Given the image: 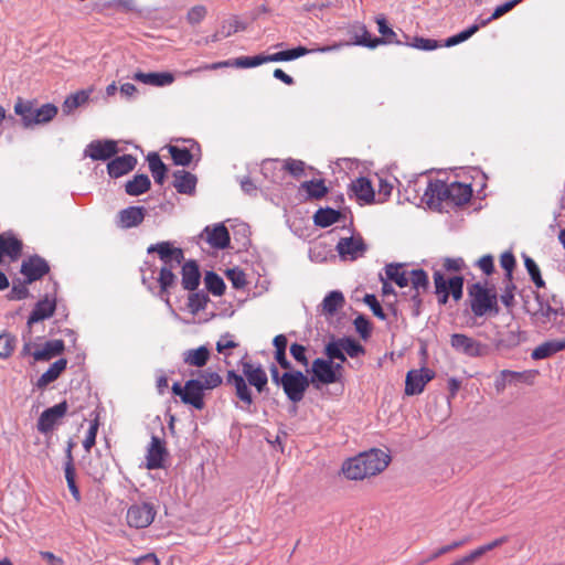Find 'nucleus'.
I'll use <instances>...</instances> for the list:
<instances>
[{"label":"nucleus","instance_id":"40","mask_svg":"<svg viewBox=\"0 0 565 565\" xmlns=\"http://www.w3.org/2000/svg\"><path fill=\"white\" fill-rule=\"evenodd\" d=\"M341 214L333 209H319L313 215V222L320 227H328L339 221Z\"/></svg>","mask_w":565,"mask_h":565},{"label":"nucleus","instance_id":"45","mask_svg":"<svg viewBox=\"0 0 565 565\" xmlns=\"http://www.w3.org/2000/svg\"><path fill=\"white\" fill-rule=\"evenodd\" d=\"M376 24L379 28L380 34L383 36L381 38L384 43L390 44H399V40L397 39V34L387 25V21L384 15L376 17Z\"/></svg>","mask_w":565,"mask_h":565},{"label":"nucleus","instance_id":"47","mask_svg":"<svg viewBox=\"0 0 565 565\" xmlns=\"http://www.w3.org/2000/svg\"><path fill=\"white\" fill-rule=\"evenodd\" d=\"M168 150L171 154L173 162L177 166H189L192 162L193 156L186 148H179L177 146H169Z\"/></svg>","mask_w":565,"mask_h":565},{"label":"nucleus","instance_id":"63","mask_svg":"<svg viewBox=\"0 0 565 565\" xmlns=\"http://www.w3.org/2000/svg\"><path fill=\"white\" fill-rule=\"evenodd\" d=\"M508 542V536H501L499 539H495L494 541L481 545L478 548L473 550L477 556L480 558L482 555H484L487 552H490L494 550L495 547L501 546L502 544Z\"/></svg>","mask_w":565,"mask_h":565},{"label":"nucleus","instance_id":"18","mask_svg":"<svg viewBox=\"0 0 565 565\" xmlns=\"http://www.w3.org/2000/svg\"><path fill=\"white\" fill-rule=\"evenodd\" d=\"M49 270V264L39 256L30 257L21 265V273L26 277V282L41 279Z\"/></svg>","mask_w":565,"mask_h":565},{"label":"nucleus","instance_id":"58","mask_svg":"<svg viewBox=\"0 0 565 565\" xmlns=\"http://www.w3.org/2000/svg\"><path fill=\"white\" fill-rule=\"evenodd\" d=\"M364 303H366L370 309L372 310L373 315L377 317L381 320L386 319V315L384 313L380 302L377 301L376 297L372 294H366L363 298Z\"/></svg>","mask_w":565,"mask_h":565},{"label":"nucleus","instance_id":"7","mask_svg":"<svg viewBox=\"0 0 565 565\" xmlns=\"http://www.w3.org/2000/svg\"><path fill=\"white\" fill-rule=\"evenodd\" d=\"M342 369L341 363L333 364L331 361L318 358L311 364L310 382L323 385L337 383L342 376Z\"/></svg>","mask_w":565,"mask_h":565},{"label":"nucleus","instance_id":"20","mask_svg":"<svg viewBox=\"0 0 565 565\" xmlns=\"http://www.w3.org/2000/svg\"><path fill=\"white\" fill-rule=\"evenodd\" d=\"M366 246L362 237H344L338 242L337 250L342 257H350V259H356L362 256L365 252Z\"/></svg>","mask_w":565,"mask_h":565},{"label":"nucleus","instance_id":"15","mask_svg":"<svg viewBox=\"0 0 565 565\" xmlns=\"http://www.w3.org/2000/svg\"><path fill=\"white\" fill-rule=\"evenodd\" d=\"M433 377L434 373L429 369L411 370L406 375L405 394H420Z\"/></svg>","mask_w":565,"mask_h":565},{"label":"nucleus","instance_id":"62","mask_svg":"<svg viewBox=\"0 0 565 565\" xmlns=\"http://www.w3.org/2000/svg\"><path fill=\"white\" fill-rule=\"evenodd\" d=\"M514 290H515V286H514V284L512 282V279H511L507 284L502 295L500 296L501 302L507 308H511V307L514 306Z\"/></svg>","mask_w":565,"mask_h":565},{"label":"nucleus","instance_id":"48","mask_svg":"<svg viewBox=\"0 0 565 565\" xmlns=\"http://www.w3.org/2000/svg\"><path fill=\"white\" fill-rule=\"evenodd\" d=\"M17 347V338L8 332L0 334V359H8Z\"/></svg>","mask_w":565,"mask_h":565},{"label":"nucleus","instance_id":"49","mask_svg":"<svg viewBox=\"0 0 565 565\" xmlns=\"http://www.w3.org/2000/svg\"><path fill=\"white\" fill-rule=\"evenodd\" d=\"M481 28L480 23L479 24H472L471 26H469L467 30H463L461 31L460 33L456 34V35H452L450 38H448L446 41H445V44L444 46H447V47H450V46H454V45H457L461 42H465L467 41L468 39H470L476 32H478V30Z\"/></svg>","mask_w":565,"mask_h":565},{"label":"nucleus","instance_id":"24","mask_svg":"<svg viewBox=\"0 0 565 565\" xmlns=\"http://www.w3.org/2000/svg\"><path fill=\"white\" fill-rule=\"evenodd\" d=\"M65 350L64 341L61 339L46 341L41 348L33 351L34 361H50L62 354Z\"/></svg>","mask_w":565,"mask_h":565},{"label":"nucleus","instance_id":"44","mask_svg":"<svg viewBox=\"0 0 565 565\" xmlns=\"http://www.w3.org/2000/svg\"><path fill=\"white\" fill-rule=\"evenodd\" d=\"M206 289L214 296H222L225 291L224 280L214 271H207L204 277Z\"/></svg>","mask_w":565,"mask_h":565},{"label":"nucleus","instance_id":"1","mask_svg":"<svg viewBox=\"0 0 565 565\" xmlns=\"http://www.w3.org/2000/svg\"><path fill=\"white\" fill-rule=\"evenodd\" d=\"M241 367L242 374L236 373L234 370L227 371L226 384L233 386L235 396L241 403L237 406L243 411L252 412L254 398L246 381L260 394L267 388L268 377L260 364L242 360Z\"/></svg>","mask_w":565,"mask_h":565},{"label":"nucleus","instance_id":"11","mask_svg":"<svg viewBox=\"0 0 565 565\" xmlns=\"http://www.w3.org/2000/svg\"><path fill=\"white\" fill-rule=\"evenodd\" d=\"M451 348L469 358H481L489 353V347L463 333H454L450 337Z\"/></svg>","mask_w":565,"mask_h":565},{"label":"nucleus","instance_id":"5","mask_svg":"<svg viewBox=\"0 0 565 565\" xmlns=\"http://www.w3.org/2000/svg\"><path fill=\"white\" fill-rule=\"evenodd\" d=\"M468 298L471 312L476 318L495 317L500 312L498 292L493 285L486 280L468 287Z\"/></svg>","mask_w":565,"mask_h":565},{"label":"nucleus","instance_id":"36","mask_svg":"<svg viewBox=\"0 0 565 565\" xmlns=\"http://www.w3.org/2000/svg\"><path fill=\"white\" fill-rule=\"evenodd\" d=\"M150 179L146 174H137L132 180L128 181L125 185L127 194L137 196L150 189Z\"/></svg>","mask_w":565,"mask_h":565},{"label":"nucleus","instance_id":"26","mask_svg":"<svg viewBox=\"0 0 565 565\" xmlns=\"http://www.w3.org/2000/svg\"><path fill=\"white\" fill-rule=\"evenodd\" d=\"M132 78L146 85L162 87L171 85L174 82V76L170 72L162 73H143L136 72Z\"/></svg>","mask_w":565,"mask_h":565},{"label":"nucleus","instance_id":"31","mask_svg":"<svg viewBox=\"0 0 565 565\" xmlns=\"http://www.w3.org/2000/svg\"><path fill=\"white\" fill-rule=\"evenodd\" d=\"M565 349V339L550 340L536 347L531 356L534 360L546 359Z\"/></svg>","mask_w":565,"mask_h":565},{"label":"nucleus","instance_id":"55","mask_svg":"<svg viewBox=\"0 0 565 565\" xmlns=\"http://www.w3.org/2000/svg\"><path fill=\"white\" fill-rule=\"evenodd\" d=\"M519 2H521V0H511V1H508L501 6H498L493 13L491 14L490 18L486 19V20H482L480 22V25L481 26H486L489 22H491L492 20H497L499 18H501L503 14L508 13L509 11H511Z\"/></svg>","mask_w":565,"mask_h":565},{"label":"nucleus","instance_id":"16","mask_svg":"<svg viewBox=\"0 0 565 565\" xmlns=\"http://www.w3.org/2000/svg\"><path fill=\"white\" fill-rule=\"evenodd\" d=\"M167 456L164 441L157 436H152L147 449L146 468L149 470L163 468Z\"/></svg>","mask_w":565,"mask_h":565},{"label":"nucleus","instance_id":"3","mask_svg":"<svg viewBox=\"0 0 565 565\" xmlns=\"http://www.w3.org/2000/svg\"><path fill=\"white\" fill-rule=\"evenodd\" d=\"M390 463V456L372 449L350 458L342 465V472L350 480H362L382 472Z\"/></svg>","mask_w":565,"mask_h":565},{"label":"nucleus","instance_id":"21","mask_svg":"<svg viewBox=\"0 0 565 565\" xmlns=\"http://www.w3.org/2000/svg\"><path fill=\"white\" fill-rule=\"evenodd\" d=\"M449 206H460L468 203L472 196L470 184L461 182L448 183Z\"/></svg>","mask_w":565,"mask_h":565},{"label":"nucleus","instance_id":"2","mask_svg":"<svg viewBox=\"0 0 565 565\" xmlns=\"http://www.w3.org/2000/svg\"><path fill=\"white\" fill-rule=\"evenodd\" d=\"M387 279L394 281L398 287L404 288L411 285L409 300L412 312L419 316L422 309V296L429 287L428 275L424 269L407 270L403 264H388L385 266Z\"/></svg>","mask_w":565,"mask_h":565},{"label":"nucleus","instance_id":"9","mask_svg":"<svg viewBox=\"0 0 565 565\" xmlns=\"http://www.w3.org/2000/svg\"><path fill=\"white\" fill-rule=\"evenodd\" d=\"M157 515L156 507L150 502H140L131 504L126 513V521L130 527L146 529Z\"/></svg>","mask_w":565,"mask_h":565},{"label":"nucleus","instance_id":"46","mask_svg":"<svg viewBox=\"0 0 565 565\" xmlns=\"http://www.w3.org/2000/svg\"><path fill=\"white\" fill-rule=\"evenodd\" d=\"M201 384L202 390H214L218 387L223 380L217 372L214 371H205L201 373L200 379H194Z\"/></svg>","mask_w":565,"mask_h":565},{"label":"nucleus","instance_id":"4","mask_svg":"<svg viewBox=\"0 0 565 565\" xmlns=\"http://www.w3.org/2000/svg\"><path fill=\"white\" fill-rule=\"evenodd\" d=\"M13 110L20 117L21 124L25 129L45 125L52 121L58 113L54 104H39L36 99H25L22 97L17 98Z\"/></svg>","mask_w":565,"mask_h":565},{"label":"nucleus","instance_id":"57","mask_svg":"<svg viewBox=\"0 0 565 565\" xmlns=\"http://www.w3.org/2000/svg\"><path fill=\"white\" fill-rule=\"evenodd\" d=\"M307 349L299 343H292L290 345V354L291 356L303 367H307L309 365V360L306 355Z\"/></svg>","mask_w":565,"mask_h":565},{"label":"nucleus","instance_id":"54","mask_svg":"<svg viewBox=\"0 0 565 565\" xmlns=\"http://www.w3.org/2000/svg\"><path fill=\"white\" fill-rule=\"evenodd\" d=\"M324 353L328 356V361L339 360L343 363L347 358L343 354L342 345L340 339L338 341L329 342L324 348Z\"/></svg>","mask_w":565,"mask_h":565},{"label":"nucleus","instance_id":"14","mask_svg":"<svg viewBox=\"0 0 565 565\" xmlns=\"http://www.w3.org/2000/svg\"><path fill=\"white\" fill-rule=\"evenodd\" d=\"M117 152L118 148L115 140H94L87 145L84 154L95 161H106Z\"/></svg>","mask_w":565,"mask_h":565},{"label":"nucleus","instance_id":"29","mask_svg":"<svg viewBox=\"0 0 565 565\" xmlns=\"http://www.w3.org/2000/svg\"><path fill=\"white\" fill-rule=\"evenodd\" d=\"M350 190L359 201L371 203L374 200V190L367 178L361 177L352 181Z\"/></svg>","mask_w":565,"mask_h":565},{"label":"nucleus","instance_id":"50","mask_svg":"<svg viewBox=\"0 0 565 565\" xmlns=\"http://www.w3.org/2000/svg\"><path fill=\"white\" fill-rule=\"evenodd\" d=\"M206 15L207 8L203 4H196L188 10L185 19L190 25H198L206 18Z\"/></svg>","mask_w":565,"mask_h":565},{"label":"nucleus","instance_id":"12","mask_svg":"<svg viewBox=\"0 0 565 565\" xmlns=\"http://www.w3.org/2000/svg\"><path fill=\"white\" fill-rule=\"evenodd\" d=\"M424 199L430 209L441 210L445 205L449 206L448 183L441 180L430 181Z\"/></svg>","mask_w":565,"mask_h":565},{"label":"nucleus","instance_id":"39","mask_svg":"<svg viewBox=\"0 0 565 565\" xmlns=\"http://www.w3.org/2000/svg\"><path fill=\"white\" fill-rule=\"evenodd\" d=\"M344 306V297L341 291L329 292L322 301V311L327 315H334Z\"/></svg>","mask_w":565,"mask_h":565},{"label":"nucleus","instance_id":"42","mask_svg":"<svg viewBox=\"0 0 565 565\" xmlns=\"http://www.w3.org/2000/svg\"><path fill=\"white\" fill-rule=\"evenodd\" d=\"M313 50H308L303 46H298L291 50L280 51L274 54L268 55L269 62H282V61H291L298 57H301Z\"/></svg>","mask_w":565,"mask_h":565},{"label":"nucleus","instance_id":"25","mask_svg":"<svg viewBox=\"0 0 565 565\" xmlns=\"http://www.w3.org/2000/svg\"><path fill=\"white\" fill-rule=\"evenodd\" d=\"M182 275V287L185 290L194 291L199 285L201 279V273L199 269V265L195 260H188L182 265L181 268Z\"/></svg>","mask_w":565,"mask_h":565},{"label":"nucleus","instance_id":"10","mask_svg":"<svg viewBox=\"0 0 565 565\" xmlns=\"http://www.w3.org/2000/svg\"><path fill=\"white\" fill-rule=\"evenodd\" d=\"M147 252L149 254L157 253L163 263L161 268H168L173 273L184 260L183 250L179 247H174L170 242H160L158 244L150 245Z\"/></svg>","mask_w":565,"mask_h":565},{"label":"nucleus","instance_id":"6","mask_svg":"<svg viewBox=\"0 0 565 565\" xmlns=\"http://www.w3.org/2000/svg\"><path fill=\"white\" fill-rule=\"evenodd\" d=\"M310 383V380L301 371L291 369L282 373L280 377V386L287 398L292 403H299L303 399Z\"/></svg>","mask_w":565,"mask_h":565},{"label":"nucleus","instance_id":"22","mask_svg":"<svg viewBox=\"0 0 565 565\" xmlns=\"http://www.w3.org/2000/svg\"><path fill=\"white\" fill-rule=\"evenodd\" d=\"M146 210L143 206H129L118 213V226L130 228L138 226L145 218Z\"/></svg>","mask_w":565,"mask_h":565},{"label":"nucleus","instance_id":"34","mask_svg":"<svg viewBox=\"0 0 565 565\" xmlns=\"http://www.w3.org/2000/svg\"><path fill=\"white\" fill-rule=\"evenodd\" d=\"M210 359V351L202 345L196 349L188 350L183 353V362L190 366L202 367Z\"/></svg>","mask_w":565,"mask_h":565},{"label":"nucleus","instance_id":"8","mask_svg":"<svg viewBox=\"0 0 565 565\" xmlns=\"http://www.w3.org/2000/svg\"><path fill=\"white\" fill-rule=\"evenodd\" d=\"M434 284L436 294L439 297V303L445 305L449 295H451L455 300L461 299L463 287V278L461 276H455L446 280L445 276L437 270L434 273Z\"/></svg>","mask_w":565,"mask_h":565},{"label":"nucleus","instance_id":"61","mask_svg":"<svg viewBox=\"0 0 565 565\" xmlns=\"http://www.w3.org/2000/svg\"><path fill=\"white\" fill-rule=\"evenodd\" d=\"M500 265L507 271L508 280L512 279V271L515 266V258L511 252H505L500 257Z\"/></svg>","mask_w":565,"mask_h":565},{"label":"nucleus","instance_id":"64","mask_svg":"<svg viewBox=\"0 0 565 565\" xmlns=\"http://www.w3.org/2000/svg\"><path fill=\"white\" fill-rule=\"evenodd\" d=\"M29 282H19V284H13L11 290H10V294H9V298L12 299V300H21V299H24L26 298L28 294H29V289L26 287Z\"/></svg>","mask_w":565,"mask_h":565},{"label":"nucleus","instance_id":"43","mask_svg":"<svg viewBox=\"0 0 565 565\" xmlns=\"http://www.w3.org/2000/svg\"><path fill=\"white\" fill-rule=\"evenodd\" d=\"M307 192L308 198L310 199H321L328 193V189L324 185L323 180H311L306 181L300 186Z\"/></svg>","mask_w":565,"mask_h":565},{"label":"nucleus","instance_id":"38","mask_svg":"<svg viewBox=\"0 0 565 565\" xmlns=\"http://www.w3.org/2000/svg\"><path fill=\"white\" fill-rule=\"evenodd\" d=\"M148 163L151 174L158 184H163L166 179L167 167L156 152L148 154Z\"/></svg>","mask_w":565,"mask_h":565},{"label":"nucleus","instance_id":"28","mask_svg":"<svg viewBox=\"0 0 565 565\" xmlns=\"http://www.w3.org/2000/svg\"><path fill=\"white\" fill-rule=\"evenodd\" d=\"M352 35V44L375 49L380 44H384V41L380 38H372L364 24L353 25L350 30Z\"/></svg>","mask_w":565,"mask_h":565},{"label":"nucleus","instance_id":"37","mask_svg":"<svg viewBox=\"0 0 565 565\" xmlns=\"http://www.w3.org/2000/svg\"><path fill=\"white\" fill-rule=\"evenodd\" d=\"M273 344L275 347V360L277 363L285 370H290L291 364L287 360L286 349L288 344V340L285 334H278L274 338Z\"/></svg>","mask_w":565,"mask_h":565},{"label":"nucleus","instance_id":"32","mask_svg":"<svg viewBox=\"0 0 565 565\" xmlns=\"http://www.w3.org/2000/svg\"><path fill=\"white\" fill-rule=\"evenodd\" d=\"M55 307L54 300H50L49 298L40 300L32 310L28 319V323L33 324L52 317L55 311Z\"/></svg>","mask_w":565,"mask_h":565},{"label":"nucleus","instance_id":"52","mask_svg":"<svg viewBox=\"0 0 565 565\" xmlns=\"http://www.w3.org/2000/svg\"><path fill=\"white\" fill-rule=\"evenodd\" d=\"M343 354H348L351 358H356L364 353V348L354 339L342 338L340 339Z\"/></svg>","mask_w":565,"mask_h":565},{"label":"nucleus","instance_id":"53","mask_svg":"<svg viewBox=\"0 0 565 565\" xmlns=\"http://www.w3.org/2000/svg\"><path fill=\"white\" fill-rule=\"evenodd\" d=\"M523 379V373L510 371V370H503L500 373L499 379H497L494 386L497 392H503L507 384L510 383L512 380H521Z\"/></svg>","mask_w":565,"mask_h":565},{"label":"nucleus","instance_id":"17","mask_svg":"<svg viewBox=\"0 0 565 565\" xmlns=\"http://www.w3.org/2000/svg\"><path fill=\"white\" fill-rule=\"evenodd\" d=\"M269 62L268 55H255V56H241L233 61H222L216 62L213 64L204 65L200 67L199 70H217L222 67H239V68H247V67H256L264 63Z\"/></svg>","mask_w":565,"mask_h":565},{"label":"nucleus","instance_id":"13","mask_svg":"<svg viewBox=\"0 0 565 565\" xmlns=\"http://www.w3.org/2000/svg\"><path fill=\"white\" fill-rule=\"evenodd\" d=\"M67 408V403L64 401L54 405L53 407L45 409L38 420V430L42 434L52 431L57 422L64 417Z\"/></svg>","mask_w":565,"mask_h":565},{"label":"nucleus","instance_id":"60","mask_svg":"<svg viewBox=\"0 0 565 565\" xmlns=\"http://www.w3.org/2000/svg\"><path fill=\"white\" fill-rule=\"evenodd\" d=\"M412 46L418 50L424 51H433L440 46L439 42L433 39H424L416 36L414 38V42L412 43Z\"/></svg>","mask_w":565,"mask_h":565},{"label":"nucleus","instance_id":"59","mask_svg":"<svg viewBox=\"0 0 565 565\" xmlns=\"http://www.w3.org/2000/svg\"><path fill=\"white\" fill-rule=\"evenodd\" d=\"M207 296L200 292H194L189 296V307L193 312L203 310L207 303Z\"/></svg>","mask_w":565,"mask_h":565},{"label":"nucleus","instance_id":"19","mask_svg":"<svg viewBox=\"0 0 565 565\" xmlns=\"http://www.w3.org/2000/svg\"><path fill=\"white\" fill-rule=\"evenodd\" d=\"M182 403L193 406L195 409H203L204 403V391L201 384L194 379L189 380L184 384V393L182 394Z\"/></svg>","mask_w":565,"mask_h":565},{"label":"nucleus","instance_id":"51","mask_svg":"<svg viewBox=\"0 0 565 565\" xmlns=\"http://www.w3.org/2000/svg\"><path fill=\"white\" fill-rule=\"evenodd\" d=\"M524 265L534 285L537 288H543L545 286V281L541 276L537 264L531 257L526 256L524 257Z\"/></svg>","mask_w":565,"mask_h":565},{"label":"nucleus","instance_id":"30","mask_svg":"<svg viewBox=\"0 0 565 565\" xmlns=\"http://www.w3.org/2000/svg\"><path fill=\"white\" fill-rule=\"evenodd\" d=\"M173 186L179 193L192 194L196 185V177L188 171L178 170L173 173Z\"/></svg>","mask_w":565,"mask_h":565},{"label":"nucleus","instance_id":"27","mask_svg":"<svg viewBox=\"0 0 565 565\" xmlns=\"http://www.w3.org/2000/svg\"><path fill=\"white\" fill-rule=\"evenodd\" d=\"M136 163L137 159L134 156L124 154L121 157L113 159L107 164V171L111 178H119L134 170Z\"/></svg>","mask_w":565,"mask_h":565},{"label":"nucleus","instance_id":"33","mask_svg":"<svg viewBox=\"0 0 565 565\" xmlns=\"http://www.w3.org/2000/svg\"><path fill=\"white\" fill-rule=\"evenodd\" d=\"M67 360L60 359L55 361L51 366L39 377L36 386L39 388L46 387L50 383L58 379L62 372L66 369Z\"/></svg>","mask_w":565,"mask_h":565},{"label":"nucleus","instance_id":"56","mask_svg":"<svg viewBox=\"0 0 565 565\" xmlns=\"http://www.w3.org/2000/svg\"><path fill=\"white\" fill-rule=\"evenodd\" d=\"M284 169L296 178L305 174V162L298 159L288 158L284 161Z\"/></svg>","mask_w":565,"mask_h":565},{"label":"nucleus","instance_id":"23","mask_svg":"<svg viewBox=\"0 0 565 565\" xmlns=\"http://www.w3.org/2000/svg\"><path fill=\"white\" fill-rule=\"evenodd\" d=\"M206 242L214 248L224 249L230 245V233L224 224H217L213 227L206 226Z\"/></svg>","mask_w":565,"mask_h":565},{"label":"nucleus","instance_id":"41","mask_svg":"<svg viewBox=\"0 0 565 565\" xmlns=\"http://www.w3.org/2000/svg\"><path fill=\"white\" fill-rule=\"evenodd\" d=\"M93 89L88 90H78L72 95H70L63 103V110L67 114L72 113L77 107L86 104L89 99V95Z\"/></svg>","mask_w":565,"mask_h":565},{"label":"nucleus","instance_id":"35","mask_svg":"<svg viewBox=\"0 0 565 565\" xmlns=\"http://www.w3.org/2000/svg\"><path fill=\"white\" fill-rule=\"evenodd\" d=\"M177 281L178 277L173 271L169 270L168 268H160L158 276V282L160 286V297H164L166 300L169 301L170 289L177 286Z\"/></svg>","mask_w":565,"mask_h":565}]
</instances>
